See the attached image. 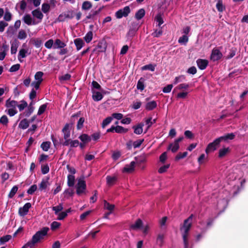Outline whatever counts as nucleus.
<instances>
[{"mask_svg": "<svg viewBox=\"0 0 248 248\" xmlns=\"http://www.w3.org/2000/svg\"><path fill=\"white\" fill-rule=\"evenodd\" d=\"M49 230L48 227H44L37 231L32 236L31 240L25 244L21 248H34L36 244L40 243L47 235Z\"/></svg>", "mask_w": 248, "mask_h": 248, "instance_id": "nucleus-1", "label": "nucleus"}, {"mask_svg": "<svg viewBox=\"0 0 248 248\" xmlns=\"http://www.w3.org/2000/svg\"><path fill=\"white\" fill-rule=\"evenodd\" d=\"M192 215H191L188 218L184 221V224L180 228V231L182 233L183 239L184 243L185 248H188V232L191 227L192 222Z\"/></svg>", "mask_w": 248, "mask_h": 248, "instance_id": "nucleus-2", "label": "nucleus"}, {"mask_svg": "<svg viewBox=\"0 0 248 248\" xmlns=\"http://www.w3.org/2000/svg\"><path fill=\"white\" fill-rule=\"evenodd\" d=\"M86 188V182L84 177H81L78 179V183L76 185V192L78 195H81L85 192Z\"/></svg>", "mask_w": 248, "mask_h": 248, "instance_id": "nucleus-3", "label": "nucleus"}, {"mask_svg": "<svg viewBox=\"0 0 248 248\" xmlns=\"http://www.w3.org/2000/svg\"><path fill=\"white\" fill-rule=\"evenodd\" d=\"M221 141L219 138L215 139L212 142L209 143L205 149V153L208 154L216 151L219 146Z\"/></svg>", "mask_w": 248, "mask_h": 248, "instance_id": "nucleus-4", "label": "nucleus"}, {"mask_svg": "<svg viewBox=\"0 0 248 248\" xmlns=\"http://www.w3.org/2000/svg\"><path fill=\"white\" fill-rule=\"evenodd\" d=\"M43 75L44 73L41 71H38L35 74V80L31 83V86L34 87L36 90L39 88L40 85L43 81Z\"/></svg>", "mask_w": 248, "mask_h": 248, "instance_id": "nucleus-5", "label": "nucleus"}, {"mask_svg": "<svg viewBox=\"0 0 248 248\" xmlns=\"http://www.w3.org/2000/svg\"><path fill=\"white\" fill-rule=\"evenodd\" d=\"M184 137L183 136L175 139L172 143L169 144L168 149L171 150L173 153H175L179 149V142L182 141Z\"/></svg>", "mask_w": 248, "mask_h": 248, "instance_id": "nucleus-6", "label": "nucleus"}, {"mask_svg": "<svg viewBox=\"0 0 248 248\" xmlns=\"http://www.w3.org/2000/svg\"><path fill=\"white\" fill-rule=\"evenodd\" d=\"M130 12L129 6H125L124 8L119 10L115 13V16L117 18H121L123 17L127 16Z\"/></svg>", "mask_w": 248, "mask_h": 248, "instance_id": "nucleus-7", "label": "nucleus"}, {"mask_svg": "<svg viewBox=\"0 0 248 248\" xmlns=\"http://www.w3.org/2000/svg\"><path fill=\"white\" fill-rule=\"evenodd\" d=\"M222 56L220 51L216 48H214L212 51L210 59L212 61L215 62L219 60Z\"/></svg>", "mask_w": 248, "mask_h": 248, "instance_id": "nucleus-8", "label": "nucleus"}, {"mask_svg": "<svg viewBox=\"0 0 248 248\" xmlns=\"http://www.w3.org/2000/svg\"><path fill=\"white\" fill-rule=\"evenodd\" d=\"M72 128V124H66L62 130L64 140L69 139L70 136V131Z\"/></svg>", "mask_w": 248, "mask_h": 248, "instance_id": "nucleus-9", "label": "nucleus"}, {"mask_svg": "<svg viewBox=\"0 0 248 248\" xmlns=\"http://www.w3.org/2000/svg\"><path fill=\"white\" fill-rule=\"evenodd\" d=\"M31 207V204L29 202L26 203L22 207H20L18 210V214L20 216L23 217L26 215L29 209Z\"/></svg>", "mask_w": 248, "mask_h": 248, "instance_id": "nucleus-10", "label": "nucleus"}, {"mask_svg": "<svg viewBox=\"0 0 248 248\" xmlns=\"http://www.w3.org/2000/svg\"><path fill=\"white\" fill-rule=\"evenodd\" d=\"M229 197H223L222 200H220L217 202V208L219 209H224L228 204Z\"/></svg>", "mask_w": 248, "mask_h": 248, "instance_id": "nucleus-11", "label": "nucleus"}, {"mask_svg": "<svg viewBox=\"0 0 248 248\" xmlns=\"http://www.w3.org/2000/svg\"><path fill=\"white\" fill-rule=\"evenodd\" d=\"M199 68L201 70L205 69L208 64V61L206 60L199 59L196 61Z\"/></svg>", "mask_w": 248, "mask_h": 248, "instance_id": "nucleus-12", "label": "nucleus"}, {"mask_svg": "<svg viewBox=\"0 0 248 248\" xmlns=\"http://www.w3.org/2000/svg\"><path fill=\"white\" fill-rule=\"evenodd\" d=\"M23 20L28 25H35L37 24L29 14H26L23 17Z\"/></svg>", "mask_w": 248, "mask_h": 248, "instance_id": "nucleus-13", "label": "nucleus"}, {"mask_svg": "<svg viewBox=\"0 0 248 248\" xmlns=\"http://www.w3.org/2000/svg\"><path fill=\"white\" fill-rule=\"evenodd\" d=\"M135 166V162L132 161L129 164L125 165L123 169V172L130 173L132 172Z\"/></svg>", "mask_w": 248, "mask_h": 248, "instance_id": "nucleus-14", "label": "nucleus"}, {"mask_svg": "<svg viewBox=\"0 0 248 248\" xmlns=\"http://www.w3.org/2000/svg\"><path fill=\"white\" fill-rule=\"evenodd\" d=\"M18 46L19 42L16 40L11 42V53L12 54H15L16 53Z\"/></svg>", "mask_w": 248, "mask_h": 248, "instance_id": "nucleus-15", "label": "nucleus"}, {"mask_svg": "<svg viewBox=\"0 0 248 248\" xmlns=\"http://www.w3.org/2000/svg\"><path fill=\"white\" fill-rule=\"evenodd\" d=\"M142 222L141 219H138L131 226V228L134 230H141L142 227Z\"/></svg>", "mask_w": 248, "mask_h": 248, "instance_id": "nucleus-16", "label": "nucleus"}, {"mask_svg": "<svg viewBox=\"0 0 248 248\" xmlns=\"http://www.w3.org/2000/svg\"><path fill=\"white\" fill-rule=\"evenodd\" d=\"M143 126L144 124L143 123H140L137 125L133 126V128L134 129V133L137 135L141 134L143 132Z\"/></svg>", "mask_w": 248, "mask_h": 248, "instance_id": "nucleus-17", "label": "nucleus"}, {"mask_svg": "<svg viewBox=\"0 0 248 248\" xmlns=\"http://www.w3.org/2000/svg\"><path fill=\"white\" fill-rule=\"evenodd\" d=\"M49 185L48 179H43L40 184L39 185V189L40 191L45 190Z\"/></svg>", "mask_w": 248, "mask_h": 248, "instance_id": "nucleus-18", "label": "nucleus"}, {"mask_svg": "<svg viewBox=\"0 0 248 248\" xmlns=\"http://www.w3.org/2000/svg\"><path fill=\"white\" fill-rule=\"evenodd\" d=\"M31 13L34 17L39 19V21L38 22H40L42 20V18H43L44 16H43V14L38 9H36V10L32 11Z\"/></svg>", "mask_w": 248, "mask_h": 248, "instance_id": "nucleus-19", "label": "nucleus"}, {"mask_svg": "<svg viewBox=\"0 0 248 248\" xmlns=\"http://www.w3.org/2000/svg\"><path fill=\"white\" fill-rule=\"evenodd\" d=\"M235 137V135L232 133H229L227 134L226 135H225L223 136L219 137V139H220L221 142L223 140L224 141H227L228 140H233Z\"/></svg>", "mask_w": 248, "mask_h": 248, "instance_id": "nucleus-20", "label": "nucleus"}, {"mask_svg": "<svg viewBox=\"0 0 248 248\" xmlns=\"http://www.w3.org/2000/svg\"><path fill=\"white\" fill-rule=\"evenodd\" d=\"M66 46V44L59 39H57L54 43L53 48H62Z\"/></svg>", "mask_w": 248, "mask_h": 248, "instance_id": "nucleus-21", "label": "nucleus"}, {"mask_svg": "<svg viewBox=\"0 0 248 248\" xmlns=\"http://www.w3.org/2000/svg\"><path fill=\"white\" fill-rule=\"evenodd\" d=\"M17 106V102L14 100H10L8 99L6 101V106L8 108H15L16 109V108Z\"/></svg>", "mask_w": 248, "mask_h": 248, "instance_id": "nucleus-22", "label": "nucleus"}, {"mask_svg": "<svg viewBox=\"0 0 248 248\" xmlns=\"http://www.w3.org/2000/svg\"><path fill=\"white\" fill-rule=\"evenodd\" d=\"M156 106V102L155 101H152L147 103L145 105V108L148 110H151L155 108Z\"/></svg>", "mask_w": 248, "mask_h": 248, "instance_id": "nucleus-23", "label": "nucleus"}, {"mask_svg": "<svg viewBox=\"0 0 248 248\" xmlns=\"http://www.w3.org/2000/svg\"><path fill=\"white\" fill-rule=\"evenodd\" d=\"M103 95L99 92L93 91V99L95 101H100L103 98Z\"/></svg>", "mask_w": 248, "mask_h": 248, "instance_id": "nucleus-24", "label": "nucleus"}, {"mask_svg": "<svg viewBox=\"0 0 248 248\" xmlns=\"http://www.w3.org/2000/svg\"><path fill=\"white\" fill-rule=\"evenodd\" d=\"M80 140L84 143H87L91 141V138L86 134L81 135L79 138Z\"/></svg>", "mask_w": 248, "mask_h": 248, "instance_id": "nucleus-25", "label": "nucleus"}, {"mask_svg": "<svg viewBox=\"0 0 248 248\" xmlns=\"http://www.w3.org/2000/svg\"><path fill=\"white\" fill-rule=\"evenodd\" d=\"M33 104L34 103L33 101H31V102L29 104L27 109L26 110L25 112V116L28 117L33 112L34 109V107H33Z\"/></svg>", "mask_w": 248, "mask_h": 248, "instance_id": "nucleus-26", "label": "nucleus"}, {"mask_svg": "<svg viewBox=\"0 0 248 248\" xmlns=\"http://www.w3.org/2000/svg\"><path fill=\"white\" fill-rule=\"evenodd\" d=\"M75 44L76 46L77 50H79L82 47L84 42L80 38L76 39L74 41Z\"/></svg>", "mask_w": 248, "mask_h": 248, "instance_id": "nucleus-27", "label": "nucleus"}, {"mask_svg": "<svg viewBox=\"0 0 248 248\" xmlns=\"http://www.w3.org/2000/svg\"><path fill=\"white\" fill-rule=\"evenodd\" d=\"M75 181V177L74 175H68L67 176V185L69 187L74 186Z\"/></svg>", "mask_w": 248, "mask_h": 248, "instance_id": "nucleus-28", "label": "nucleus"}, {"mask_svg": "<svg viewBox=\"0 0 248 248\" xmlns=\"http://www.w3.org/2000/svg\"><path fill=\"white\" fill-rule=\"evenodd\" d=\"M29 123L30 122L27 119H24L20 121L18 126L21 129H25L29 126Z\"/></svg>", "mask_w": 248, "mask_h": 248, "instance_id": "nucleus-29", "label": "nucleus"}, {"mask_svg": "<svg viewBox=\"0 0 248 248\" xmlns=\"http://www.w3.org/2000/svg\"><path fill=\"white\" fill-rule=\"evenodd\" d=\"M145 10L143 9H140L135 14V17L138 20L141 19L145 15Z\"/></svg>", "mask_w": 248, "mask_h": 248, "instance_id": "nucleus-30", "label": "nucleus"}, {"mask_svg": "<svg viewBox=\"0 0 248 248\" xmlns=\"http://www.w3.org/2000/svg\"><path fill=\"white\" fill-rule=\"evenodd\" d=\"M104 208L110 211V213H112L113 210L115 208V205L114 204H111L108 202L106 201H104Z\"/></svg>", "mask_w": 248, "mask_h": 248, "instance_id": "nucleus-31", "label": "nucleus"}, {"mask_svg": "<svg viewBox=\"0 0 248 248\" xmlns=\"http://www.w3.org/2000/svg\"><path fill=\"white\" fill-rule=\"evenodd\" d=\"M229 148H223L220 149L219 150L218 152V156L220 158H222L226 155L229 152Z\"/></svg>", "mask_w": 248, "mask_h": 248, "instance_id": "nucleus-32", "label": "nucleus"}, {"mask_svg": "<svg viewBox=\"0 0 248 248\" xmlns=\"http://www.w3.org/2000/svg\"><path fill=\"white\" fill-rule=\"evenodd\" d=\"M92 7V4L89 1H85L82 5V9L83 10H88Z\"/></svg>", "mask_w": 248, "mask_h": 248, "instance_id": "nucleus-33", "label": "nucleus"}, {"mask_svg": "<svg viewBox=\"0 0 248 248\" xmlns=\"http://www.w3.org/2000/svg\"><path fill=\"white\" fill-rule=\"evenodd\" d=\"M27 50L25 49H21L18 53V59L19 61L21 62V58H24L26 57V54L27 53Z\"/></svg>", "mask_w": 248, "mask_h": 248, "instance_id": "nucleus-34", "label": "nucleus"}, {"mask_svg": "<svg viewBox=\"0 0 248 248\" xmlns=\"http://www.w3.org/2000/svg\"><path fill=\"white\" fill-rule=\"evenodd\" d=\"M27 34L26 32L24 30H20L17 35L18 39L20 40H23L27 38Z\"/></svg>", "mask_w": 248, "mask_h": 248, "instance_id": "nucleus-35", "label": "nucleus"}, {"mask_svg": "<svg viewBox=\"0 0 248 248\" xmlns=\"http://www.w3.org/2000/svg\"><path fill=\"white\" fill-rule=\"evenodd\" d=\"M93 36V33L92 31H90L87 33V34L85 35V36L84 37V40L86 41V43H90L92 39Z\"/></svg>", "mask_w": 248, "mask_h": 248, "instance_id": "nucleus-36", "label": "nucleus"}, {"mask_svg": "<svg viewBox=\"0 0 248 248\" xmlns=\"http://www.w3.org/2000/svg\"><path fill=\"white\" fill-rule=\"evenodd\" d=\"M137 88L138 90H140L141 91H143L144 89V79L143 78H140L138 81L137 85Z\"/></svg>", "mask_w": 248, "mask_h": 248, "instance_id": "nucleus-37", "label": "nucleus"}, {"mask_svg": "<svg viewBox=\"0 0 248 248\" xmlns=\"http://www.w3.org/2000/svg\"><path fill=\"white\" fill-rule=\"evenodd\" d=\"M128 131V129L123 127L117 125L115 128V132L117 133H125Z\"/></svg>", "mask_w": 248, "mask_h": 248, "instance_id": "nucleus-38", "label": "nucleus"}, {"mask_svg": "<svg viewBox=\"0 0 248 248\" xmlns=\"http://www.w3.org/2000/svg\"><path fill=\"white\" fill-rule=\"evenodd\" d=\"M208 155L204 154H202L198 159V162L200 164H203L205 160H207Z\"/></svg>", "mask_w": 248, "mask_h": 248, "instance_id": "nucleus-39", "label": "nucleus"}, {"mask_svg": "<svg viewBox=\"0 0 248 248\" xmlns=\"http://www.w3.org/2000/svg\"><path fill=\"white\" fill-rule=\"evenodd\" d=\"M116 177L115 176H108L107 177V183L109 185H113L116 181Z\"/></svg>", "mask_w": 248, "mask_h": 248, "instance_id": "nucleus-40", "label": "nucleus"}, {"mask_svg": "<svg viewBox=\"0 0 248 248\" xmlns=\"http://www.w3.org/2000/svg\"><path fill=\"white\" fill-rule=\"evenodd\" d=\"M112 120L111 117H108L104 119L102 123V127L104 128L107 125L109 124Z\"/></svg>", "mask_w": 248, "mask_h": 248, "instance_id": "nucleus-41", "label": "nucleus"}, {"mask_svg": "<svg viewBox=\"0 0 248 248\" xmlns=\"http://www.w3.org/2000/svg\"><path fill=\"white\" fill-rule=\"evenodd\" d=\"M51 143L49 141L44 142L42 143L41 147L45 151H47L50 148Z\"/></svg>", "mask_w": 248, "mask_h": 248, "instance_id": "nucleus-42", "label": "nucleus"}, {"mask_svg": "<svg viewBox=\"0 0 248 248\" xmlns=\"http://www.w3.org/2000/svg\"><path fill=\"white\" fill-rule=\"evenodd\" d=\"M20 104H17V107H18L19 110L20 111H21L22 110H23L25 108H26L27 106H28V104L27 103L24 101V100H22L20 102Z\"/></svg>", "mask_w": 248, "mask_h": 248, "instance_id": "nucleus-43", "label": "nucleus"}, {"mask_svg": "<svg viewBox=\"0 0 248 248\" xmlns=\"http://www.w3.org/2000/svg\"><path fill=\"white\" fill-rule=\"evenodd\" d=\"M188 40V37L186 35H184L180 37L178 39V42L181 44H186Z\"/></svg>", "mask_w": 248, "mask_h": 248, "instance_id": "nucleus-44", "label": "nucleus"}, {"mask_svg": "<svg viewBox=\"0 0 248 248\" xmlns=\"http://www.w3.org/2000/svg\"><path fill=\"white\" fill-rule=\"evenodd\" d=\"M63 209V206L62 203L59 204L58 206H53L52 210L55 212L56 215H58L59 212Z\"/></svg>", "mask_w": 248, "mask_h": 248, "instance_id": "nucleus-45", "label": "nucleus"}, {"mask_svg": "<svg viewBox=\"0 0 248 248\" xmlns=\"http://www.w3.org/2000/svg\"><path fill=\"white\" fill-rule=\"evenodd\" d=\"M138 163L144 162L146 160V156L145 155H142L136 157Z\"/></svg>", "mask_w": 248, "mask_h": 248, "instance_id": "nucleus-46", "label": "nucleus"}, {"mask_svg": "<svg viewBox=\"0 0 248 248\" xmlns=\"http://www.w3.org/2000/svg\"><path fill=\"white\" fill-rule=\"evenodd\" d=\"M141 69L142 70H149L151 71H154L155 70V66L151 64H147L142 67Z\"/></svg>", "mask_w": 248, "mask_h": 248, "instance_id": "nucleus-47", "label": "nucleus"}, {"mask_svg": "<svg viewBox=\"0 0 248 248\" xmlns=\"http://www.w3.org/2000/svg\"><path fill=\"white\" fill-rule=\"evenodd\" d=\"M54 44V41L52 39H49L48 41H47L45 44V46L46 48L48 49H50L53 46Z\"/></svg>", "mask_w": 248, "mask_h": 248, "instance_id": "nucleus-48", "label": "nucleus"}, {"mask_svg": "<svg viewBox=\"0 0 248 248\" xmlns=\"http://www.w3.org/2000/svg\"><path fill=\"white\" fill-rule=\"evenodd\" d=\"M216 7L219 12H222L225 9L224 6L223 5L222 1L220 0L217 1L216 4Z\"/></svg>", "mask_w": 248, "mask_h": 248, "instance_id": "nucleus-49", "label": "nucleus"}, {"mask_svg": "<svg viewBox=\"0 0 248 248\" xmlns=\"http://www.w3.org/2000/svg\"><path fill=\"white\" fill-rule=\"evenodd\" d=\"M18 187L16 186H13L9 194V197L10 198H13L14 196L15 195V194L16 193Z\"/></svg>", "mask_w": 248, "mask_h": 248, "instance_id": "nucleus-50", "label": "nucleus"}, {"mask_svg": "<svg viewBox=\"0 0 248 248\" xmlns=\"http://www.w3.org/2000/svg\"><path fill=\"white\" fill-rule=\"evenodd\" d=\"M189 87V85L186 83H182L178 85L175 87V90H181L183 89H186Z\"/></svg>", "mask_w": 248, "mask_h": 248, "instance_id": "nucleus-51", "label": "nucleus"}, {"mask_svg": "<svg viewBox=\"0 0 248 248\" xmlns=\"http://www.w3.org/2000/svg\"><path fill=\"white\" fill-rule=\"evenodd\" d=\"M50 6L48 3H43L42 5V10L44 13L49 12Z\"/></svg>", "mask_w": 248, "mask_h": 248, "instance_id": "nucleus-52", "label": "nucleus"}, {"mask_svg": "<svg viewBox=\"0 0 248 248\" xmlns=\"http://www.w3.org/2000/svg\"><path fill=\"white\" fill-rule=\"evenodd\" d=\"M143 139H140L135 141L133 143V146L134 148L139 147L143 142Z\"/></svg>", "mask_w": 248, "mask_h": 248, "instance_id": "nucleus-53", "label": "nucleus"}, {"mask_svg": "<svg viewBox=\"0 0 248 248\" xmlns=\"http://www.w3.org/2000/svg\"><path fill=\"white\" fill-rule=\"evenodd\" d=\"M37 186L36 185H33L29 188L27 191V193L31 195L37 190Z\"/></svg>", "mask_w": 248, "mask_h": 248, "instance_id": "nucleus-54", "label": "nucleus"}, {"mask_svg": "<svg viewBox=\"0 0 248 248\" xmlns=\"http://www.w3.org/2000/svg\"><path fill=\"white\" fill-rule=\"evenodd\" d=\"M61 225V223L57 221H53L50 225L51 229L52 230H55L58 229Z\"/></svg>", "mask_w": 248, "mask_h": 248, "instance_id": "nucleus-55", "label": "nucleus"}, {"mask_svg": "<svg viewBox=\"0 0 248 248\" xmlns=\"http://www.w3.org/2000/svg\"><path fill=\"white\" fill-rule=\"evenodd\" d=\"M46 107H47L46 104H43V105H41L39 108L38 113H37L38 115H40L43 114L46 110Z\"/></svg>", "mask_w": 248, "mask_h": 248, "instance_id": "nucleus-56", "label": "nucleus"}, {"mask_svg": "<svg viewBox=\"0 0 248 248\" xmlns=\"http://www.w3.org/2000/svg\"><path fill=\"white\" fill-rule=\"evenodd\" d=\"M187 155V153L185 152L184 153H179L176 155L175 159L176 160H179L186 157Z\"/></svg>", "mask_w": 248, "mask_h": 248, "instance_id": "nucleus-57", "label": "nucleus"}, {"mask_svg": "<svg viewBox=\"0 0 248 248\" xmlns=\"http://www.w3.org/2000/svg\"><path fill=\"white\" fill-rule=\"evenodd\" d=\"M84 122V118H83V117H81L78 121V124H77V129H80L81 128H82L83 126V123Z\"/></svg>", "mask_w": 248, "mask_h": 248, "instance_id": "nucleus-58", "label": "nucleus"}, {"mask_svg": "<svg viewBox=\"0 0 248 248\" xmlns=\"http://www.w3.org/2000/svg\"><path fill=\"white\" fill-rule=\"evenodd\" d=\"M8 123V119L6 115H3L0 119V123L6 125Z\"/></svg>", "mask_w": 248, "mask_h": 248, "instance_id": "nucleus-59", "label": "nucleus"}, {"mask_svg": "<svg viewBox=\"0 0 248 248\" xmlns=\"http://www.w3.org/2000/svg\"><path fill=\"white\" fill-rule=\"evenodd\" d=\"M169 167L170 164H167L160 167V168L158 170V172L160 173H162L166 172L169 168Z\"/></svg>", "mask_w": 248, "mask_h": 248, "instance_id": "nucleus-60", "label": "nucleus"}, {"mask_svg": "<svg viewBox=\"0 0 248 248\" xmlns=\"http://www.w3.org/2000/svg\"><path fill=\"white\" fill-rule=\"evenodd\" d=\"M11 238V236L10 235H7L0 238V242L1 244L5 243L8 241Z\"/></svg>", "mask_w": 248, "mask_h": 248, "instance_id": "nucleus-61", "label": "nucleus"}, {"mask_svg": "<svg viewBox=\"0 0 248 248\" xmlns=\"http://www.w3.org/2000/svg\"><path fill=\"white\" fill-rule=\"evenodd\" d=\"M185 79V77L184 76H180L177 77L175 78L174 80V84H176L180 82L184 81Z\"/></svg>", "mask_w": 248, "mask_h": 248, "instance_id": "nucleus-62", "label": "nucleus"}, {"mask_svg": "<svg viewBox=\"0 0 248 248\" xmlns=\"http://www.w3.org/2000/svg\"><path fill=\"white\" fill-rule=\"evenodd\" d=\"M164 236L163 234H159L157 237L156 242L158 245L161 246L163 242Z\"/></svg>", "mask_w": 248, "mask_h": 248, "instance_id": "nucleus-63", "label": "nucleus"}, {"mask_svg": "<svg viewBox=\"0 0 248 248\" xmlns=\"http://www.w3.org/2000/svg\"><path fill=\"white\" fill-rule=\"evenodd\" d=\"M155 20L158 23V26L160 27L164 22L163 18L160 15H157L155 16Z\"/></svg>", "mask_w": 248, "mask_h": 248, "instance_id": "nucleus-64", "label": "nucleus"}]
</instances>
